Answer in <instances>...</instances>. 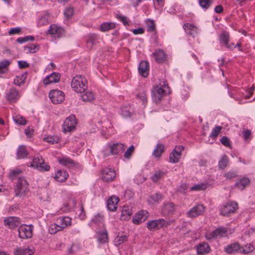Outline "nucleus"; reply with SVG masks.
<instances>
[{
	"instance_id": "58836bf2",
	"label": "nucleus",
	"mask_w": 255,
	"mask_h": 255,
	"mask_svg": "<svg viewBox=\"0 0 255 255\" xmlns=\"http://www.w3.org/2000/svg\"><path fill=\"white\" fill-rule=\"evenodd\" d=\"M136 98L139 100L141 101V104L143 105L144 107H145V105L147 102V94L146 93V92L144 91H142L138 93L136 95Z\"/></svg>"
},
{
	"instance_id": "aec40b11",
	"label": "nucleus",
	"mask_w": 255,
	"mask_h": 255,
	"mask_svg": "<svg viewBox=\"0 0 255 255\" xmlns=\"http://www.w3.org/2000/svg\"><path fill=\"white\" fill-rule=\"evenodd\" d=\"M64 33V30L60 27L57 26L56 24H51L47 30V33L55 35L60 37Z\"/></svg>"
},
{
	"instance_id": "052dcab7",
	"label": "nucleus",
	"mask_w": 255,
	"mask_h": 255,
	"mask_svg": "<svg viewBox=\"0 0 255 255\" xmlns=\"http://www.w3.org/2000/svg\"><path fill=\"white\" fill-rule=\"evenodd\" d=\"M103 221V216L100 214H98L92 219V222L95 224H98L102 223Z\"/></svg>"
},
{
	"instance_id": "c85d7f7f",
	"label": "nucleus",
	"mask_w": 255,
	"mask_h": 255,
	"mask_svg": "<svg viewBox=\"0 0 255 255\" xmlns=\"http://www.w3.org/2000/svg\"><path fill=\"white\" fill-rule=\"evenodd\" d=\"M68 176V173L66 171L59 170L56 172L54 177L58 182H63L67 179Z\"/></svg>"
},
{
	"instance_id": "b1692460",
	"label": "nucleus",
	"mask_w": 255,
	"mask_h": 255,
	"mask_svg": "<svg viewBox=\"0 0 255 255\" xmlns=\"http://www.w3.org/2000/svg\"><path fill=\"white\" fill-rule=\"evenodd\" d=\"M186 32L192 37H195L197 33V28L194 25L186 23L183 26Z\"/></svg>"
},
{
	"instance_id": "4468645a",
	"label": "nucleus",
	"mask_w": 255,
	"mask_h": 255,
	"mask_svg": "<svg viewBox=\"0 0 255 255\" xmlns=\"http://www.w3.org/2000/svg\"><path fill=\"white\" fill-rule=\"evenodd\" d=\"M116 173L114 170L109 168H104L102 171V177L104 181L110 182L113 180L116 177Z\"/></svg>"
},
{
	"instance_id": "3c124183",
	"label": "nucleus",
	"mask_w": 255,
	"mask_h": 255,
	"mask_svg": "<svg viewBox=\"0 0 255 255\" xmlns=\"http://www.w3.org/2000/svg\"><path fill=\"white\" fill-rule=\"evenodd\" d=\"M128 237L126 235L118 236L115 239V245L119 246L127 240Z\"/></svg>"
},
{
	"instance_id": "6e6d98bb",
	"label": "nucleus",
	"mask_w": 255,
	"mask_h": 255,
	"mask_svg": "<svg viewBox=\"0 0 255 255\" xmlns=\"http://www.w3.org/2000/svg\"><path fill=\"white\" fill-rule=\"evenodd\" d=\"M222 129V127L221 126H216L213 129H212L210 134V137L212 138L216 137Z\"/></svg>"
},
{
	"instance_id": "4be33fe9",
	"label": "nucleus",
	"mask_w": 255,
	"mask_h": 255,
	"mask_svg": "<svg viewBox=\"0 0 255 255\" xmlns=\"http://www.w3.org/2000/svg\"><path fill=\"white\" fill-rule=\"evenodd\" d=\"M56 222L63 229L71 225V218L67 216L60 217L57 219Z\"/></svg>"
},
{
	"instance_id": "5701e85b",
	"label": "nucleus",
	"mask_w": 255,
	"mask_h": 255,
	"mask_svg": "<svg viewBox=\"0 0 255 255\" xmlns=\"http://www.w3.org/2000/svg\"><path fill=\"white\" fill-rule=\"evenodd\" d=\"M119 201V198L113 196L111 197L107 201V206L108 210L111 211H114L117 209V205Z\"/></svg>"
},
{
	"instance_id": "9b49d317",
	"label": "nucleus",
	"mask_w": 255,
	"mask_h": 255,
	"mask_svg": "<svg viewBox=\"0 0 255 255\" xmlns=\"http://www.w3.org/2000/svg\"><path fill=\"white\" fill-rule=\"evenodd\" d=\"M5 99L10 103L16 102L20 97L18 91L15 88H11L5 93Z\"/></svg>"
},
{
	"instance_id": "423d86ee",
	"label": "nucleus",
	"mask_w": 255,
	"mask_h": 255,
	"mask_svg": "<svg viewBox=\"0 0 255 255\" xmlns=\"http://www.w3.org/2000/svg\"><path fill=\"white\" fill-rule=\"evenodd\" d=\"M238 208V204L234 201L227 203L220 208V213L222 216H229L234 213Z\"/></svg>"
},
{
	"instance_id": "f03ea898",
	"label": "nucleus",
	"mask_w": 255,
	"mask_h": 255,
	"mask_svg": "<svg viewBox=\"0 0 255 255\" xmlns=\"http://www.w3.org/2000/svg\"><path fill=\"white\" fill-rule=\"evenodd\" d=\"M29 191L28 183L23 177H19L15 183L14 193L16 197H23Z\"/></svg>"
},
{
	"instance_id": "bf43d9fd",
	"label": "nucleus",
	"mask_w": 255,
	"mask_h": 255,
	"mask_svg": "<svg viewBox=\"0 0 255 255\" xmlns=\"http://www.w3.org/2000/svg\"><path fill=\"white\" fill-rule=\"evenodd\" d=\"M162 198V195L158 193L151 195L149 196V199L151 200L153 202H157L161 200Z\"/></svg>"
},
{
	"instance_id": "72a5a7b5",
	"label": "nucleus",
	"mask_w": 255,
	"mask_h": 255,
	"mask_svg": "<svg viewBox=\"0 0 255 255\" xmlns=\"http://www.w3.org/2000/svg\"><path fill=\"white\" fill-rule=\"evenodd\" d=\"M11 62L7 59L0 61V75L6 73L8 71V66Z\"/></svg>"
},
{
	"instance_id": "ddd939ff",
	"label": "nucleus",
	"mask_w": 255,
	"mask_h": 255,
	"mask_svg": "<svg viewBox=\"0 0 255 255\" xmlns=\"http://www.w3.org/2000/svg\"><path fill=\"white\" fill-rule=\"evenodd\" d=\"M165 91L162 88L158 86L153 88L152 90V99L155 103L159 102L165 95Z\"/></svg>"
},
{
	"instance_id": "0eeeda50",
	"label": "nucleus",
	"mask_w": 255,
	"mask_h": 255,
	"mask_svg": "<svg viewBox=\"0 0 255 255\" xmlns=\"http://www.w3.org/2000/svg\"><path fill=\"white\" fill-rule=\"evenodd\" d=\"M33 227L32 225H22L18 228V236L22 239L30 238L32 236Z\"/></svg>"
},
{
	"instance_id": "09e8293b",
	"label": "nucleus",
	"mask_w": 255,
	"mask_h": 255,
	"mask_svg": "<svg viewBox=\"0 0 255 255\" xmlns=\"http://www.w3.org/2000/svg\"><path fill=\"white\" fill-rule=\"evenodd\" d=\"M39 49V45L38 44H30L24 47V50H27L30 53H35Z\"/></svg>"
},
{
	"instance_id": "5fc2aeb1",
	"label": "nucleus",
	"mask_w": 255,
	"mask_h": 255,
	"mask_svg": "<svg viewBox=\"0 0 255 255\" xmlns=\"http://www.w3.org/2000/svg\"><path fill=\"white\" fill-rule=\"evenodd\" d=\"M238 176V173L236 171L231 170L229 172L225 173L224 176L227 180H232Z\"/></svg>"
},
{
	"instance_id": "c9c22d12",
	"label": "nucleus",
	"mask_w": 255,
	"mask_h": 255,
	"mask_svg": "<svg viewBox=\"0 0 255 255\" xmlns=\"http://www.w3.org/2000/svg\"><path fill=\"white\" fill-rule=\"evenodd\" d=\"M131 215V211L127 207H124L122 210L121 220H126L129 218Z\"/></svg>"
},
{
	"instance_id": "8fccbe9b",
	"label": "nucleus",
	"mask_w": 255,
	"mask_h": 255,
	"mask_svg": "<svg viewBox=\"0 0 255 255\" xmlns=\"http://www.w3.org/2000/svg\"><path fill=\"white\" fill-rule=\"evenodd\" d=\"M164 174V172L161 171H155L154 174L151 177V180L154 182L158 181Z\"/></svg>"
},
{
	"instance_id": "f257e3e1",
	"label": "nucleus",
	"mask_w": 255,
	"mask_h": 255,
	"mask_svg": "<svg viewBox=\"0 0 255 255\" xmlns=\"http://www.w3.org/2000/svg\"><path fill=\"white\" fill-rule=\"evenodd\" d=\"M71 87L77 93H82L88 88V81L82 75H76L72 80Z\"/></svg>"
},
{
	"instance_id": "774afa93",
	"label": "nucleus",
	"mask_w": 255,
	"mask_h": 255,
	"mask_svg": "<svg viewBox=\"0 0 255 255\" xmlns=\"http://www.w3.org/2000/svg\"><path fill=\"white\" fill-rule=\"evenodd\" d=\"M220 141L222 144L227 147H230L231 146L230 141L229 139L226 136H223L221 139Z\"/></svg>"
},
{
	"instance_id": "39448f33",
	"label": "nucleus",
	"mask_w": 255,
	"mask_h": 255,
	"mask_svg": "<svg viewBox=\"0 0 255 255\" xmlns=\"http://www.w3.org/2000/svg\"><path fill=\"white\" fill-rule=\"evenodd\" d=\"M170 224V221H165L163 219L153 220L146 223L147 227L150 231H155L166 227Z\"/></svg>"
},
{
	"instance_id": "a878e982",
	"label": "nucleus",
	"mask_w": 255,
	"mask_h": 255,
	"mask_svg": "<svg viewBox=\"0 0 255 255\" xmlns=\"http://www.w3.org/2000/svg\"><path fill=\"white\" fill-rule=\"evenodd\" d=\"M58 162L62 165L66 166L68 168L73 167L76 165L75 162L73 160L67 157H63L61 158H59Z\"/></svg>"
},
{
	"instance_id": "412c9836",
	"label": "nucleus",
	"mask_w": 255,
	"mask_h": 255,
	"mask_svg": "<svg viewBox=\"0 0 255 255\" xmlns=\"http://www.w3.org/2000/svg\"><path fill=\"white\" fill-rule=\"evenodd\" d=\"M139 73L143 77H146L149 72V65L148 62L142 61L138 65Z\"/></svg>"
},
{
	"instance_id": "49530a36",
	"label": "nucleus",
	"mask_w": 255,
	"mask_h": 255,
	"mask_svg": "<svg viewBox=\"0 0 255 255\" xmlns=\"http://www.w3.org/2000/svg\"><path fill=\"white\" fill-rule=\"evenodd\" d=\"M147 30L149 32L154 31L155 30V24L153 20L148 19L146 20Z\"/></svg>"
},
{
	"instance_id": "680f3d73",
	"label": "nucleus",
	"mask_w": 255,
	"mask_h": 255,
	"mask_svg": "<svg viewBox=\"0 0 255 255\" xmlns=\"http://www.w3.org/2000/svg\"><path fill=\"white\" fill-rule=\"evenodd\" d=\"M134 147L133 145H131L125 152L124 157L128 159L130 157V156L134 151Z\"/></svg>"
},
{
	"instance_id": "c03bdc74",
	"label": "nucleus",
	"mask_w": 255,
	"mask_h": 255,
	"mask_svg": "<svg viewBox=\"0 0 255 255\" xmlns=\"http://www.w3.org/2000/svg\"><path fill=\"white\" fill-rule=\"evenodd\" d=\"M213 0H199L200 6L204 9H207L212 4Z\"/></svg>"
},
{
	"instance_id": "a18cd8bd",
	"label": "nucleus",
	"mask_w": 255,
	"mask_h": 255,
	"mask_svg": "<svg viewBox=\"0 0 255 255\" xmlns=\"http://www.w3.org/2000/svg\"><path fill=\"white\" fill-rule=\"evenodd\" d=\"M48 23V15L47 14H45L39 17L37 21V25L38 26H41L46 25Z\"/></svg>"
},
{
	"instance_id": "f704fd0d",
	"label": "nucleus",
	"mask_w": 255,
	"mask_h": 255,
	"mask_svg": "<svg viewBox=\"0 0 255 255\" xmlns=\"http://www.w3.org/2000/svg\"><path fill=\"white\" fill-rule=\"evenodd\" d=\"M27 75V73H25L16 76L14 79V84L16 86H20L24 83Z\"/></svg>"
},
{
	"instance_id": "393cba45",
	"label": "nucleus",
	"mask_w": 255,
	"mask_h": 255,
	"mask_svg": "<svg viewBox=\"0 0 255 255\" xmlns=\"http://www.w3.org/2000/svg\"><path fill=\"white\" fill-rule=\"evenodd\" d=\"M33 254L31 250L24 247L16 248L13 252L14 255H32Z\"/></svg>"
},
{
	"instance_id": "f8f14e48",
	"label": "nucleus",
	"mask_w": 255,
	"mask_h": 255,
	"mask_svg": "<svg viewBox=\"0 0 255 255\" xmlns=\"http://www.w3.org/2000/svg\"><path fill=\"white\" fill-rule=\"evenodd\" d=\"M204 211L205 207L202 204H197L187 213V216L190 218L196 217L203 214Z\"/></svg>"
},
{
	"instance_id": "c756f323",
	"label": "nucleus",
	"mask_w": 255,
	"mask_h": 255,
	"mask_svg": "<svg viewBox=\"0 0 255 255\" xmlns=\"http://www.w3.org/2000/svg\"><path fill=\"white\" fill-rule=\"evenodd\" d=\"M98 35L95 33L90 34L88 35L86 40L87 47L88 49H91L93 46L96 43L98 39Z\"/></svg>"
},
{
	"instance_id": "4d7b16f0",
	"label": "nucleus",
	"mask_w": 255,
	"mask_h": 255,
	"mask_svg": "<svg viewBox=\"0 0 255 255\" xmlns=\"http://www.w3.org/2000/svg\"><path fill=\"white\" fill-rule=\"evenodd\" d=\"M116 17L122 21L124 25H128V19L127 16L122 15L120 13H117Z\"/></svg>"
},
{
	"instance_id": "338daca9",
	"label": "nucleus",
	"mask_w": 255,
	"mask_h": 255,
	"mask_svg": "<svg viewBox=\"0 0 255 255\" xmlns=\"http://www.w3.org/2000/svg\"><path fill=\"white\" fill-rule=\"evenodd\" d=\"M76 206V201L74 199L69 200L68 203L67 204V208L65 210L66 211H69L72 208H74Z\"/></svg>"
},
{
	"instance_id": "2eb2a0df",
	"label": "nucleus",
	"mask_w": 255,
	"mask_h": 255,
	"mask_svg": "<svg viewBox=\"0 0 255 255\" xmlns=\"http://www.w3.org/2000/svg\"><path fill=\"white\" fill-rule=\"evenodd\" d=\"M175 211V205L171 202L165 203L161 209V214L164 216L172 215Z\"/></svg>"
},
{
	"instance_id": "e433bc0d",
	"label": "nucleus",
	"mask_w": 255,
	"mask_h": 255,
	"mask_svg": "<svg viewBox=\"0 0 255 255\" xmlns=\"http://www.w3.org/2000/svg\"><path fill=\"white\" fill-rule=\"evenodd\" d=\"M229 159L227 155H223L218 162L219 168L221 169H224L228 165Z\"/></svg>"
},
{
	"instance_id": "69168bd1",
	"label": "nucleus",
	"mask_w": 255,
	"mask_h": 255,
	"mask_svg": "<svg viewBox=\"0 0 255 255\" xmlns=\"http://www.w3.org/2000/svg\"><path fill=\"white\" fill-rule=\"evenodd\" d=\"M184 149V147L182 145H178L176 146L173 151L174 153H176V155L177 156H180L181 152L182 150Z\"/></svg>"
},
{
	"instance_id": "9d476101",
	"label": "nucleus",
	"mask_w": 255,
	"mask_h": 255,
	"mask_svg": "<svg viewBox=\"0 0 255 255\" xmlns=\"http://www.w3.org/2000/svg\"><path fill=\"white\" fill-rule=\"evenodd\" d=\"M3 222L5 226L9 229H13L19 226L21 220L18 217L10 216L6 218Z\"/></svg>"
},
{
	"instance_id": "6e6552de",
	"label": "nucleus",
	"mask_w": 255,
	"mask_h": 255,
	"mask_svg": "<svg viewBox=\"0 0 255 255\" xmlns=\"http://www.w3.org/2000/svg\"><path fill=\"white\" fill-rule=\"evenodd\" d=\"M77 125L76 117L74 115H70L67 118L63 124V130L64 132L71 131L75 128Z\"/></svg>"
},
{
	"instance_id": "6ab92c4d",
	"label": "nucleus",
	"mask_w": 255,
	"mask_h": 255,
	"mask_svg": "<svg viewBox=\"0 0 255 255\" xmlns=\"http://www.w3.org/2000/svg\"><path fill=\"white\" fill-rule=\"evenodd\" d=\"M125 148V145L122 143H115L110 146V152L112 155H119L123 153Z\"/></svg>"
},
{
	"instance_id": "4c0bfd02",
	"label": "nucleus",
	"mask_w": 255,
	"mask_h": 255,
	"mask_svg": "<svg viewBox=\"0 0 255 255\" xmlns=\"http://www.w3.org/2000/svg\"><path fill=\"white\" fill-rule=\"evenodd\" d=\"M81 98L83 101L91 102L94 99V94L91 91H87L81 95Z\"/></svg>"
},
{
	"instance_id": "a19ab883",
	"label": "nucleus",
	"mask_w": 255,
	"mask_h": 255,
	"mask_svg": "<svg viewBox=\"0 0 255 255\" xmlns=\"http://www.w3.org/2000/svg\"><path fill=\"white\" fill-rule=\"evenodd\" d=\"M115 27V24L114 22H104L100 25V30L102 31H106Z\"/></svg>"
},
{
	"instance_id": "13d9d810",
	"label": "nucleus",
	"mask_w": 255,
	"mask_h": 255,
	"mask_svg": "<svg viewBox=\"0 0 255 255\" xmlns=\"http://www.w3.org/2000/svg\"><path fill=\"white\" fill-rule=\"evenodd\" d=\"M34 40V37L33 36H27L24 37H19L16 39V41L19 43H23L26 42L29 40L33 41Z\"/></svg>"
},
{
	"instance_id": "cd10ccee",
	"label": "nucleus",
	"mask_w": 255,
	"mask_h": 255,
	"mask_svg": "<svg viewBox=\"0 0 255 255\" xmlns=\"http://www.w3.org/2000/svg\"><path fill=\"white\" fill-rule=\"evenodd\" d=\"M28 154V152L24 145H21L18 147L16 151L17 159H20L26 158Z\"/></svg>"
},
{
	"instance_id": "864d4df0",
	"label": "nucleus",
	"mask_w": 255,
	"mask_h": 255,
	"mask_svg": "<svg viewBox=\"0 0 255 255\" xmlns=\"http://www.w3.org/2000/svg\"><path fill=\"white\" fill-rule=\"evenodd\" d=\"M14 122L21 126L25 125L27 123V121L22 116H16L13 118Z\"/></svg>"
},
{
	"instance_id": "603ef678",
	"label": "nucleus",
	"mask_w": 255,
	"mask_h": 255,
	"mask_svg": "<svg viewBox=\"0 0 255 255\" xmlns=\"http://www.w3.org/2000/svg\"><path fill=\"white\" fill-rule=\"evenodd\" d=\"M255 247L251 243L247 244L245 246L244 248L243 247L241 249V253L242 254H247L254 251Z\"/></svg>"
},
{
	"instance_id": "7c9ffc66",
	"label": "nucleus",
	"mask_w": 255,
	"mask_h": 255,
	"mask_svg": "<svg viewBox=\"0 0 255 255\" xmlns=\"http://www.w3.org/2000/svg\"><path fill=\"white\" fill-rule=\"evenodd\" d=\"M250 180L247 177H243L239 180L235 184V186L240 190H243L250 183Z\"/></svg>"
},
{
	"instance_id": "79ce46f5",
	"label": "nucleus",
	"mask_w": 255,
	"mask_h": 255,
	"mask_svg": "<svg viewBox=\"0 0 255 255\" xmlns=\"http://www.w3.org/2000/svg\"><path fill=\"white\" fill-rule=\"evenodd\" d=\"M61 228L58 225L57 223L51 224L49 228V232L51 234H55L57 232L62 230Z\"/></svg>"
},
{
	"instance_id": "0e129e2a",
	"label": "nucleus",
	"mask_w": 255,
	"mask_h": 255,
	"mask_svg": "<svg viewBox=\"0 0 255 255\" xmlns=\"http://www.w3.org/2000/svg\"><path fill=\"white\" fill-rule=\"evenodd\" d=\"M180 156H177L176 153L174 152H172L169 155L170 161L172 163H177L179 161V158Z\"/></svg>"
},
{
	"instance_id": "473e14b6",
	"label": "nucleus",
	"mask_w": 255,
	"mask_h": 255,
	"mask_svg": "<svg viewBox=\"0 0 255 255\" xmlns=\"http://www.w3.org/2000/svg\"><path fill=\"white\" fill-rule=\"evenodd\" d=\"M164 150V146L163 144L161 143H158L156 147L153 151L152 154L153 155L156 157L159 158L161 156L162 153Z\"/></svg>"
},
{
	"instance_id": "7ed1b4c3",
	"label": "nucleus",
	"mask_w": 255,
	"mask_h": 255,
	"mask_svg": "<svg viewBox=\"0 0 255 255\" xmlns=\"http://www.w3.org/2000/svg\"><path fill=\"white\" fill-rule=\"evenodd\" d=\"M227 228L223 226H219L211 232L205 235V238L208 241L214 239L222 238L227 237Z\"/></svg>"
},
{
	"instance_id": "dca6fc26",
	"label": "nucleus",
	"mask_w": 255,
	"mask_h": 255,
	"mask_svg": "<svg viewBox=\"0 0 255 255\" xmlns=\"http://www.w3.org/2000/svg\"><path fill=\"white\" fill-rule=\"evenodd\" d=\"M243 247L238 242H235L224 247V251L228 254H231L236 252H240Z\"/></svg>"
},
{
	"instance_id": "bb28decb",
	"label": "nucleus",
	"mask_w": 255,
	"mask_h": 255,
	"mask_svg": "<svg viewBox=\"0 0 255 255\" xmlns=\"http://www.w3.org/2000/svg\"><path fill=\"white\" fill-rule=\"evenodd\" d=\"M210 247L206 243H203L197 247V252L198 255L206 254L210 251Z\"/></svg>"
},
{
	"instance_id": "f3484780",
	"label": "nucleus",
	"mask_w": 255,
	"mask_h": 255,
	"mask_svg": "<svg viewBox=\"0 0 255 255\" xmlns=\"http://www.w3.org/2000/svg\"><path fill=\"white\" fill-rule=\"evenodd\" d=\"M60 78V74L59 73L53 72L45 78L43 83L45 85L56 83L59 81Z\"/></svg>"
},
{
	"instance_id": "20e7f679",
	"label": "nucleus",
	"mask_w": 255,
	"mask_h": 255,
	"mask_svg": "<svg viewBox=\"0 0 255 255\" xmlns=\"http://www.w3.org/2000/svg\"><path fill=\"white\" fill-rule=\"evenodd\" d=\"M30 166L39 171H47L50 169L49 165L45 163L42 157L39 154L34 155Z\"/></svg>"
},
{
	"instance_id": "2f4dec72",
	"label": "nucleus",
	"mask_w": 255,
	"mask_h": 255,
	"mask_svg": "<svg viewBox=\"0 0 255 255\" xmlns=\"http://www.w3.org/2000/svg\"><path fill=\"white\" fill-rule=\"evenodd\" d=\"M220 43L223 46L227 44L229 41L230 35L228 32L223 31L219 37Z\"/></svg>"
},
{
	"instance_id": "e2e57ef3",
	"label": "nucleus",
	"mask_w": 255,
	"mask_h": 255,
	"mask_svg": "<svg viewBox=\"0 0 255 255\" xmlns=\"http://www.w3.org/2000/svg\"><path fill=\"white\" fill-rule=\"evenodd\" d=\"M73 9L72 7H69L65 8L64 10V15L67 18L71 17L73 14Z\"/></svg>"
},
{
	"instance_id": "a211bd4d",
	"label": "nucleus",
	"mask_w": 255,
	"mask_h": 255,
	"mask_svg": "<svg viewBox=\"0 0 255 255\" xmlns=\"http://www.w3.org/2000/svg\"><path fill=\"white\" fill-rule=\"evenodd\" d=\"M155 61L158 63H163L166 60V54L164 52L160 49L155 50L151 55Z\"/></svg>"
},
{
	"instance_id": "37998d69",
	"label": "nucleus",
	"mask_w": 255,
	"mask_h": 255,
	"mask_svg": "<svg viewBox=\"0 0 255 255\" xmlns=\"http://www.w3.org/2000/svg\"><path fill=\"white\" fill-rule=\"evenodd\" d=\"M146 219L141 213L136 214L135 217L132 219V222L135 224H139Z\"/></svg>"
},
{
	"instance_id": "de8ad7c7",
	"label": "nucleus",
	"mask_w": 255,
	"mask_h": 255,
	"mask_svg": "<svg viewBox=\"0 0 255 255\" xmlns=\"http://www.w3.org/2000/svg\"><path fill=\"white\" fill-rule=\"evenodd\" d=\"M98 241L101 243H106L108 241V234L106 230L99 234Z\"/></svg>"
},
{
	"instance_id": "ea45409f",
	"label": "nucleus",
	"mask_w": 255,
	"mask_h": 255,
	"mask_svg": "<svg viewBox=\"0 0 255 255\" xmlns=\"http://www.w3.org/2000/svg\"><path fill=\"white\" fill-rule=\"evenodd\" d=\"M209 186L207 183H202L201 184H197L190 188L191 191H201L206 189Z\"/></svg>"
},
{
	"instance_id": "1a4fd4ad",
	"label": "nucleus",
	"mask_w": 255,
	"mask_h": 255,
	"mask_svg": "<svg viewBox=\"0 0 255 255\" xmlns=\"http://www.w3.org/2000/svg\"><path fill=\"white\" fill-rule=\"evenodd\" d=\"M49 97L53 104H58L64 101V94L60 90H51L49 93Z\"/></svg>"
}]
</instances>
